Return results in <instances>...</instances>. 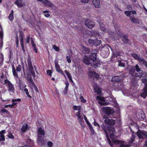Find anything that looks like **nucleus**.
Segmentation results:
<instances>
[{"label": "nucleus", "mask_w": 147, "mask_h": 147, "mask_svg": "<svg viewBox=\"0 0 147 147\" xmlns=\"http://www.w3.org/2000/svg\"><path fill=\"white\" fill-rule=\"evenodd\" d=\"M0 83L3 84H6L7 86L8 87V90L12 93H13L15 91V89L14 86L11 82L7 79H5L4 80V83H3L2 80H0Z\"/></svg>", "instance_id": "nucleus-1"}, {"label": "nucleus", "mask_w": 147, "mask_h": 147, "mask_svg": "<svg viewBox=\"0 0 147 147\" xmlns=\"http://www.w3.org/2000/svg\"><path fill=\"white\" fill-rule=\"evenodd\" d=\"M141 80L142 82L144 84L145 86L140 96L145 98L147 96V78H144L142 79Z\"/></svg>", "instance_id": "nucleus-2"}, {"label": "nucleus", "mask_w": 147, "mask_h": 147, "mask_svg": "<svg viewBox=\"0 0 147 147\" xmlns=\"http://www.w3.org/2000/svg\"><path fill=\"white\" fill-rule=\"evenodd\" d=\"M90 60L93 62V65H92L93 66L94 68H96L99 66L100 65V63L98 61L96 60V53H91L90 56Z\"/></svg>", "instance_id": "nucleus-3"}, {"label": "nucleus", "mask_w": 147, "mask_h": 147, "mask_svg": "<svg viewBox=\"0 0 147 147\" xmlns=\"http://www.w3.org/2000/svg\"><path fill=\"white\" fill-rule=\"evenodd\" d=\"M27 62L28 68L30 69V72L31 73V74L33 77H34L35 76V74L32 65L31 60L30 56H28L27 59Z\"/></svg>", "instance_id": "nucleus-4"}, {"label": "nucleus", "mask_w": 147, "mask_h": 147, "mask_svg": "<svg viewBox=\"0 0 147 147\" xmlns=\"http://www.w3.org/2000/svg\"><path fill=\"white\" fill-rule=\"evenodd\" d=\"M137 136L140 139H144L145 138H146L147 136V132L146 131L138 130L137 132Z\"/></svg>", "instance_id": "nucleus-5"}, {"label": "nucleus", "mask_w": 147, "mask_h": 147, "mask_svg": "<svg viewBox=\"0 0 147 147\" xmlns=\"http://www.w3.org/2000/svg\"><path fill=\"white\" fill-rule=\"evenodd\" d=\"M143 75V71L141 72H137L135 74H134V78H133L132 80H131V82L133 83H136L138 80L136 78V77H138V79H140L141 77H142Z\"/></svg>", "instance_id": "nucleus-6"}, {"label": "nucleus", "mask_w": 147, "mask_h": 147, "mask_svg": "<svg viewBox=\"0 0 147 147\" xmlns=\"http://www.w3.org/2000/svg\"><path fill=\"white\" fill-rule=\"evenodd\" d=\"M102 110L104 111L105 114L108 116L110 115L113 114L114 112V111L111 109L110 107H105L102 108Z\"/></svg>", "instance_id": "nucleus-7"}, {"label": "nucleus", "mask_w": 147, "mask_h": 147, "mask_svg": "<svg viewBox=\"0 0 147 147\" xmlns=\"http://www.w3.org/2000/svg\"><path fill=\"white\" fill-rule=\"evenodd\" d=\"M88 42L90 44H92V45H94L96 46L101 43V40L97 39L93 40L92 39H89Z\"/></svg>", "instance_id": "nucleus-8"}, {"label": "nucleus", "mask_w": 147, "mask_h": 147, "mask_svg": "<svg viewBox=\"0 0 147 147\" xmlns=\"http://www.w3.org/2000/svg\"><path fill=\"white\" fill-rule=\"evenodd\" d=\"M114 144H117L119 145V147H129L127 145L124 144V142L122 141L119 140H114L113 141Z\"/></svg>", "instance_id": "nucleus-9"}, {"label": "nucleus", "mask_w": 147, "mask_h": 147, "mask_svg": "<svg viewBox=\"0 0 147 147\" xmlns=\"http://www.w3.org/2000/svg\"><path fill=\"white\" fill-rule=\"evenodd\" d=\"M12 67L13 75L15 76L18 77V75L16 71H17L20 72L21 70L22 67L21 65H18V66L16 67V69L13 66H12Z\"/></svg>", "instance_id": "nucleus-10"}, {"label": "nucleus", "mask_w": 147, "mask_h": 147, "mask_svg": "<svg viewBox=\"0 0 147 147\" xmlns=\"http://www.w3.org/2000/svg\"><path fill=\"white\" fill-rule=\"evenodd\" d=\"M121 40L125 44H127L129 45H131V42L130 40H129L127 36L125 35H123L121 37Z\"/></svg>", "instance_id": "nucleus-11"}, {"label": "nucleus", "mask_w": 147, "mask_h": 147, "mask_svg": "<svg viewBox=\"0 0 147 147\" xmlns=\"http://www.w3.org/2000/svg\"><path fill=\"white\" fill-rule=\"evenodd\" d=\"M104 122L106 124L111 126L114 125L115 123V120L112 119H107L105 120Z\"/></svg>", "instance_id": "nucleus-12"}, {"label": "nucleus", "mask_w": 147, "mask_h": 147, "mask_svg": "<svg viewBox=\"0 0 147 147\" xmlns=\"http://www.w3.org/2000/svg\"><path fill=\"white\" fill-rule=\"evenodd\" d=\"M89 70L88 75L89 76L92 77L93 78H95L97 79H98L99 75L98 74L95 72H92L91 69H89Z\"/></svg>", "instance_id": "nucleus-13"}, {"label": "nucleus", "mask_w": 147, "mask_h": 147, "mask_svg": "<svg viewBox=\"0 0 147 147\" xmlns=\"http://www.w3.org/2000/svg\"><path fill=\"white\" fill-rule=\"evenodd\" d=\"M37 142L41 145H43L45 143V140L44 139H42L41 136L39 134L37 137Z\"/></svg>", "instance_id": "nucleus-14"}, {"label": "nucleus", "mask_w": 147, "mask_h": 147, "mask_svg": "<svg viewBox=\"0 0 147 147\" xmlns=\"http://www.w3.org/2000/svg\"><path fill=\"white\" fill-rule=\"evenodd\" d=\"M94 24L90 20H87L85 22V25L89 28H93Z\"/></svg>", "instance_id": "nucleus-15"}, {"label": "nucleus", "mask_w": 147, "mask_h": 147, "mask_svg": "<svg viewBox=\"0 0 147 147\" xmlns=\"http://www.w3.org/2000/svg\"><path fill=\"white\" fill-rule=\"evenodd\" d=\"M121 76H115L112 77L111 81L113 82H120L121 81Z\"/></svg>", "instance_id": "nucleus-16"}, {"label": "nucleus", "mask_w": 147, "mask_h": 147, "mask_svg": "<svg viewBox=\"0 0 147 147\" xmlns=\"http://www.w3.org/2000/svg\"><path fill=\"white\" fill-rule=\"evenodd\" d=\"M55 67L56 71L58 73H62L63 71L62 69H60V66L58 64V63L57 61H55Z\"/></svg>", "instance_id": "nucleus-17"}, {"label": "nucleus", "mask_w": 147, "mask_h": 147, "mask_svg": "<svg viewBox=\"0 0 147 147\" xmlns=\"http://www.w3.org/2000/svg\"><path fill=\"white\" fill-rule=\"evenodd\" d=\"M92 3L96 8H98L100 7V0H92Z\"/></svg>", "instance_id": "nucleus-18"}, {"label": "nucleus", "mask_w": 147, "mask_h": 147, "mask_svg": "<svg viewBox=\"0 0 147 147\" xmlns=\"http://www.w3.org/2000/svg\"><path fill=\"white\" fill-rule=\"evenodd\" d=\"M90 58H89L86 56H85L83 58V61L86 64L89 65L90 63Z\"/></svg>", "instance_id": "nucleus-19"}, {"label": "nucleus", "mask_w": 147, "mask_h": 147, "mask_svg": "<svg viewBox=\"0 0 147 147\" xmlns=\"http://www.w3.org/2000/svg\"><path fill=\"white\" fill-rule=\"evenodd\" d=\"M23 34L22 33H21L20 34V44L22 47V50L23 51H25V49L24 48V45L23 43Z\"/></svg>", "instance_id": "nucleus-20"}, {"label": "nucleus", "mask_w": 147, "mask_h": 147, "mask_svg": "<svg viewBox=\"0 0 147 147\" xmlns=\"http://www.w3.org/2000/svg\"><path fill=\"white\" fill-rule=\"evenodd\" d=\"M42 3L45 6L52 7L53 6L52 3L48 0H44Z\"/></svg>", "instance_id": "nucleus-21"}, {"label": "nucleus", "mask_w": 147, "mask_h": 147, "mask_svg": "<svg viewBox=\"0 0 147 147\" xmlns=\"http://www.w3.org/2000/svg\"><path fill=\"white\" fill-rule=\"evenodd\" d=\"M37 137H38V134L44 136L45 134V131L44 130L42 129L41 128H38Z\"/></svg>", "instance_id": "nucleus-22"}, {"label": "nucleus", "mask_w": 147, "mask_h": 147, "mask_svg": "<svg viewBox=\"0 0 147 147\" xmlns=\"http://www.w3.org/2000/svg\"><path fill=\"white\" fill-rule=\"evenodd\" d=\"M135 71V67H133L130 68L129 73L132 75L131 77V80H132L133 78H134V72Z\"/></svg>", "instance_id": "nucleus-23"}, {"label": "nucleus", "mask_w": 147, "mask_h": 147, "mask_svg": "<svg viewBox=\"0 0 147 147\" xmlns=\"http://www.w3.org/2000/svg\"><path fill=\"white\" fill-rule=\"evenodd\" d=\"M76 115L78 117V120L80 122L82 121L83 119V117L81 115L80 112L78 111L76 114Z\"/></svg>", "instance_id": "nucleus-24"}, {"label": "nucleus", "mask_w": 147, "mask_h": 147, "mask_svg": "<svg viewBox=\"0 0 147 147\" xmlns=\"http://www.w3.org/2000/svg\"><path fill=\"white\" fill-rule=\"evenodd\" d=\"M29 129V128L28 127L27 124L24 125L21 129V131L23 132H25L27 129Z\"/></svg>", "instance_id": "nucleus-25"}, {"label": "nucleus", "mask_w": 147, "mask_h": 147, "mask_svg": "<svg viewBox=\"0 0 147 147\" xmlns=\"http://www.w3.org/2000/svg\"><path fill=\"white\" fill-rule=\"evenodd\" d=\"M15 3L19 7H21L23 6L22 0H17Z\"/></svg>", "instance_id": "nucleus-26"}, {"label": "nucleus", "mask_w": 147, "mask_h": 147, "mask_svg": "<svg viewBox=\"0 0 147 147\" xmlns=\"http://www.w3.org/2000/svg\"><path fill=\"white\" fill-rule=\"evenodd\" d=\"M131 55L135 59L138 60L139 61L142 58L136 53H133L131 54Z\"/></svg>", "instance_id": "nucleus-27"}, {"label": "nucleus", "mask_w": 147, "mask_h": 147, "mask_svg": "<svg viewBox=\"0 0 147 147\" xmlns=\"http://www.w3.org/2000/svg\"><path fill=\"white\" fill-rule=\"evenodd\" d=\"M64 72L65 73L66 75L67 76V77L69 78V80L71 82H73V81L72 80L71 78V76L70 73H69L68 71L66 70H65L64 71Z\"/></svg>", "instance_id": "nucleus-28"}, {"label": "nucleus", "mask_w": 147, "mask_h": 147, "mask_svg": "<svg viewBox=\"0 0 147 147\" xmlns=\"http://www.w3.org/2000/svg\"><path fill=\"white\" fill-rule=\"evenodd\" d=\"M94 92L98 94H100L101 93L100 89L98 86H96L94 89Z\"/></svg>", "instance_id": "nucleus-29"}, {"label": "nucleus", "mask_w": 147, "mask_h": 147, "mask_svg": "<svg viewBox=\"0 0 147 147\" xmlns=\"http://www.w3.org/2000/svg\"><path fill=\"white\" fill-rule=\"evenodd\" d=\"M108 130L111 135L113 134L115 132V129L113 127H110Z\"/></svg>", "instance_id": "nucleus-30"}, {"label": "nucleus", "mask_w": 147, "mask_h": 147, "mask_svg": "<svg viewBox=\"0 0 147 147\" xmlns=\"http://www.w3.org/2000/svg\"><path fill=\"white\" fill-rule=\"evenodd\" d=\"M100 29L102 31H104L106 30L104 24L102 23H99Z\"/></svg>", "instance_id": "nucleus-31"}, {"label": "nucleus", "mask_w": 147, "mask_h": 147, "mask_svg": "<svg viewBox=\"0 0 147 147\" xmlns=\"http://www.w3.org/2000/svg\"><path fill=\"white\" fill-rule=\"evenodd\" d=\"M130 19L131 22L133 23H139V22L138 20L136 18H131V17H130Z\"/></svg>", "instance_id": "nucleus-32"}, {"label": "nucleus", "mask_w": 147, "mask_h": 147, "mask_svg": "<svg viewBox=\"0 0 147 147\" xmlns=\"http://www.w3.org/2000/svg\"><path fill=\"white\" fill-rule=\"evenodd\" d=\"M136 136L135 135L132 134L131 136V137L130 140H129V143H132L135 139Z\"/></svg>", "instance_id": "nucleus-33"}, {"label": "nucleus", "mask_w": 147, "mask_h": 147, "mask_svg": "<svg viewBox=\"0 0 147 147\" xmlns=\"http://www.w3.org/2000/svg\"><path fill=\"white\" fill-rule=\"evenodd\" d=\"M135 70H136V72H141L143 71L142 70H141L139 68V67L138 65L137 64H136L135 66Z\"/></svg>", "instance_id": "nucleus-34"}, {"label": "nucleus", "mask_w": 147, "mask_h": 147, "mask_svg": "<svg viewBox=\"0 0 147 147\" xmlns=\"http://www.w3.org/2000/svg\"><path fill=\"white\" fill-rule=\"evenodd\" d=\"M21 101V99H13L12 100V102L13 103L12 104L14 106L15 105H16L17 104V102H15L16 101Z\"/></svg>", "instance_id": "nucleus-35"}, {"label": "nucleus", "mask_w": 147, "mask_h": 147, "mask_svg": "<svg viewBox=\"0 0 147 147\" xmlns=\"http://www.w3.org/2000/svg\"><path fill=\"white\" fill-rule=\"evenodd\" d=\"M101 127H102V128L104 130L105 133L106 134V137L107 138V137H108V134L107 132V131L106 129V128H105V127L104 125H102L101 126Z\"/></svg>", "instance_id": "nucleus-36"}, {"label": "nucleus", "mask_w": 147, "mask_h": 147, "mask_svg": "<svg viewBox=\"0 0 147 147\" xmlns=\"http://www.w3.org/2000/svg\"><path fill=\"white\" fill-rule=\"evenodd\" d=\"M81 108L80 106H74L73 107V109L75 110H79Z\"/></svg>", "instance_id": "nucleus-37"}, {"label": "nucleus", "mask_w": 147, "mask_h": 147, "mask_svg": "<svg viewBox=\"0 0 147 147\" xmlns=\"http://www.w3.org/2000/svg\"><path fill=\"white\" fill-rule=\"evenodd\" d=\"M1 112L2 113H5L7 114H9V111L5 109H2L1 110Z\"/></svg>", "instance_id": "nucleus-38"}, {"label": "nucleus", "mask_w": 147, "mask_h": 147, "mask_svg": "<svg viewBox=\"0 0 147 147\" xmlns=\"http://www.w3.org/2000/svg\"><path fill=\"white\" fill-rule=\"evenodd\" d=\"M24 91L26 92V94L28 97L31 98V96L29 94V92L27 89L25 88L24 89Z\"/></svg>", "instance_id": "nucleus-39"}, {"label": "nucleus", "mask_w": 147, "mask_h": 147, "mask_svg": "<svg viewBox=\"0 0 147 147\" xmlns=\"http://www.w3.org/2000/svg\"><path fill=\"white\" fill-rule=\"evenodd\" d=\"M118 62L119 63L118 64V65L119 66L123 67H125V63L120 61H119Z\"/></svg>", "instance_id": "nucleus-40"}, {"label": "nucleus", "mask_w": 147, "mask_h": 147, "mask_svg": "<svg viewBox=\"0 0 147 147\" xmlns=\"http://www.w3.org/2000/svg\"><path fill=\"white\" fill-rule=\"evenodd\" d=\"M84 53L87 54H88L90 52V50L89 49L87 48H84Z\"/></svg>", "instance_id": "nucleus-41"}, {"label": "nucleus", "mask_w": 147, "mask_h": 147, "mask_svg": "<svg viewBox=\"0 0 147 147\" xmlns=\"http://www.w3.org/2000/svg\"><path fill=\"white\" fill-rule=\"evenodd\" d=\"M88 126L92 133L94 134V129L93 128L91 124L89 125Z\"/></svg>", "instance_id": "nucleus-42"}, {"label": "nucleus", "mask_w": 147, "mask_h": 147, "mask_svg": "<svg viewBox=\"0 0 147 147\" xmlns=\"http://www.w3.org/2000/svg\"><path fill=\"white\" fill-rule=\"evenodd\" d=\"M53 48L56 51H59V47H57L55 45H54L53 46Z\"/></svg>", "instance_id": "nucleus-43"}, {"label": "nucleus", "mask_w": 147, "mask_h": 147, "mask_svg": "<svg viewBox=\"0 0 147 147\" xmlns=\"http://www.w3.org/2000/svg\"><path fill=\"white\" fill-rule=\"evenodd\" d=\"M70 56H67L66 57V58L67 59V61L69 63H70L71 62V61L70 59Z\"/></svg>", "instance_id": "nucleus-44"}, {"label": "nucleus", "mask_w": 147, "mask_h": 147, "mask_svg": "<svg viewBox=\"0 0 147 147\" xmlns=\"http://www.w3.org/2000/svg\"><path fill=\"white\" fill-rule=\"evenodd\" d=\"M5 140V137L4 135H1L0 136V141H4Z\"/></svg>", "instance_id": "nucleus-45"}, {"label": "nucleus", "mask_w": 147, "mask_h": 147, "mask_svg": "<svg viewBox=\"0 0 147 147\" xmlns=\"http://www.w3.org/2000/svg\"><path fill=\"white\" fill-rule=\"evenodd\" d=\"M96 98L98 100L101 101H103L104 100V99L103 98L100 96H97L96 97Z\"/></svg>", "instance_id": "nucleus-46"}, {"label": "nucleus", "mask_w": 147, "mask_h": 147, "mask_svg": "<svg viewBox=\"0 0 147 147\" xmlns=\"http://www.w3.org/2000/svg\"><path fill=\"white\" fill-rule=\"evenodd\" d=\"M122 53L121 52H119L118 51H117L116 52L115 54L114 55L116 57H117V56H119L121 55Z\"/></svg>", "instance_id": "nucleus-47"}, {"label": "nucleus", "mask_w": 147, "mask_h": 147, "mask_svg": "<svg viewBox=\"0 0 147 147\" xmlns=\"http://www.w3.org/2000/svg\"><path fill=\"white\" fill-rule=\"evenodd\" d=\"M9 19L10 21H12L13 19V16L12 14H10L9 16Z\"/></svg>", "instance_id": "nucleus-48"}, {"label": "nucleus", "mask_w": 147, "mask_h": 147, "mask_svg": "<svg viewBox=\"0 0 147 147\" xmlns=\"http://www.w3.org/2000/svg\"><path fill=\"white\" fill-rule=\"evenodd\" d=\"M47 145L49 147H52L53 146V143L50 141H49L47 143Z\"/></svg>", "instance_id": "nucleus-49"}, {"label": "nucleus", "mask_w": 147, "mask_h": 147, "mask_svg": "<svg viewBox=\"0 0 147 147\" xmlns=\"http://www.w3.org/2000/svg\"><path fill=\"white\" fill-rule=\"evenodd\" d=\"M131 11H125V14L127 16H129L131 14Z\"/></svg>", "instance_id": "nucleus-50"}, {"label": "nucleus", "mask_w": 147, "mask_h": 147, "mask_svg": "<svg viewBox=\"0 0 147 147\" xmlns=\"http://www.w3.org/2000/svg\"><path fill=\"white\" fill-rule=\"evenodd\" d=\"M7 137L11 139H13L14 138V136L12 135L11 133H9L7 136Z\"/></svg>", "instance_id": "nucleus-51"}, {"label": "nucleus", "mask_w": 147, "mask_h": 147, "mask_svg": "<svg viewBox=\"0 0 147 147\" xmlns=\"http://www.w3.org/2000/svg\"><path fill=\"white\" fill-rule=\"evenodd\" d=\"M80 99L81 100V101L83 102H85L86 101V100L82 96H81L80 98Z\"/></svg>", "instance_id": "nucleus-52"}, {"label": "nucleus", "mask_w": 147, "mask_h": 147, "mask_svg": "<svg viewBox=\"0 0 147 147\" xmlns=\"http://www.w3.org/2000/svg\"><path fill=\"white\" fill-rule=\"evenodd\" d=\"M84 119H85L86 123L88 125H90V123L88 121L87 119L86 116L84 115Z\"/></svg>", "instance_id": "nucleus-53"}, {"label": "nucleus", "mask_w": 147, "mask_h": 147, "mask_svg": "<svg viewBox=\"0 0 147 147\" xmlns=\"http://www.w3.org/2000/svg\"><path fill=\"white\" fill-rule=\"evenodd\" d=\"M47 73L48 75L50 76H51L52 71L51 70H48L47 71Z\"/></svg>", "instance_id": "nucleus-54"}, {"label": "nucleus", "mask_w": 147, "mask_h": 147, "mask_svg": "<svg viewBox=\"0 0 147 147\" xmlns=\"http://www.w3.org/2000/svg\"><path fill=\"white\" fill-rule=\"evenodd\" d=\"M16 45L17 47H18V37L16 36Z\"/></svg>", "instance_id": "nucleus-55"}, {"label": "nucleus", "mask_w": 147, "mask_h": 147, "mask_svg": "<svg viewBox=\"0 0 147 147\" xmlns=\"http://www.w3.org/2000/svg\"><path fill=\"white\" fill-rule=\"evenodd\" d=\"M3 60V57H0V65L2 64Z\"/></svg>", "instance_id": "nucleus-56"}, {"label": "nucleus", "mask_w": 147, "mask_h": 147, "mask_svg": "<svg viewBox=\"0 0 147 147\" xmlns=\"http://www.w3.org/2000/svg\"><path fill=\"white\" fill-rule=\"evenodd\" d=\"M127 9L129 10H132V8L131 6L130 5H128L127 6Z\"/></svg>", "instance_id": "nucleus-57"}, {"label": "nucleus", "mask_w": 147, "mask_h": 147, "mask_svg": "<svg viewBox=\"0 0 147 147\" xmlns=\"http://www.w3.org/2000/svg\"><path fill=\"white\" fill-rule=\"evenodd\" d=\"M30 84L31 85L32 88L35 85V84L34 82L33 81L32 82H31L30 83Z\"/></svg>", "instance_id": "nucleus-58"}, {"label": "nucleus", "mask_w": 147, "mask_h": 147, "mask_svg": "<svg viewBox=\"0 0 147 147\" xmlns=\"http://www.w3.org/2000/svg\"><path fill=\"white\" fill-rule=\"evenodd\" d=\"M30 42V36H28L26 38V42L29 43Z\"/></svg>", "instance_id": "nucleus-59"}, {"label": "nucleus", "mask_w": 147, "mask_h": 147, "mask_svg": "<svg viewBox=\"0 0 147 147\" xmlns=\"http://www.w3.org/2000/svg\"><path fill=\"white\" fill-rule=\"evenodd\" d=\"M31 43L33 47H36V44L33 42L32 40L31 41Z\"/></svg>", "instance_id": "nucleus-60"}, {"label": "nucleus", "mask_w": 147, "mask_h": 147, "mask_svg": "<svg viewBox=\"0 0 147 147\" xmlns=\"http://www.w3.org/2000/svg\"><path fill=\"white\" fill-rule=\"evenodd\" d=\"M90 0H81L82 3H87L89 2Z\"/></svg>", "instance_id": "nucleus-61"}, {"label": "nucleus", "mask_w": 147, "mask_h": 147, "mask_svg": "<svg viewBox=\"0 0 147 147\" xmlns=\"http://www.w3.org/2000/svg\"><path fill=\"white\" fill-rule=\"evenodd\" d=\"M32 88H34L35 90V91H36V92H38V89L36 87V85H35L34 86H33L32 87Z\"/></svg>", "instance_id": "nucleus-62"}, {"label": "nucleus", "mask_w": 147, "mask_h": 147, "mask_svg": "<svg viewBox=\"0 0 147 147\" xmlns=\"http://www.w3.org/2000/svg\"><path fill=\"white\" fill-rule=\"evenodd\" d=\"M118 25H115L114 26V27L115 29V30H116V31L117 32V31L119 30H118Z\"/></svg>", "instance_id": "nucleus-63"}, {"label": "nucleus", "mask_w": 147, "mask_h": 147, "mask_svg": "<svg viewBox=\"0 0 147 147\" xmlns=\"http://www.w3.org/2000/svg\"><path fill=\"white\" fill-rule=\"evenodd\" d=\"M5 130H3L0 132V134L1 135H3L5 133Z\"/></svg>", "instance_id": "nucleus-64"}]
</instances>
